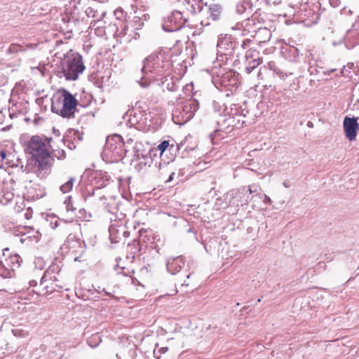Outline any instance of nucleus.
Returning <instances> with one entry per match:
<instances>
[{
	"instance_id": "1",
	"label": "nucleus",
	"mask_w": 359,
	"mask_h": 359,
	"mask_svg": "<svg viewBox=\"0 0 359 359\" xmlns=\"http://www.w3.org/2000/svg\"><path fill=\"white\" fill-rule=\"evenodd\" d=\"M52 137H48L43 135H33L25 144V151L30 154L23 171L33 172L37 175L41 171L48 170L54 159L50 157L49 149H52L50 144Z\"/></svg>"
},
{
	"instance_id": "2",
	"label": "nucleus",
	"mask_w": 359,
	"mask_h": 359,
	"mask_svg": "<svg viewBox=\"0 0 359 359\" xmlns=\"http://www.w3.org/2000/svg\"><path fill=\"white\" fill-rule=\"evenodd\" d=\"M172 69L169 53L162 49L152 53L143 60L142 73L155 81L169 76Z\"/></svg>"
},
{
	"instance_id": "3",
	"label": "nucleus",
	"mask_w": 359,
	"mask_h": 359,
	"mask_svg": "<svg viewBox=\"0 0 359 359\" xmlns=\"http://www.w3.org/2000/svg\"><path fill=\"white\" fill-rule=\"evenodd\" d=\"M84 69L85 66L83 63L82 56L76 53L64 57L55 68V72L60 78L64 76L66 80L75 81Z\"/></svg>"
},
{
	"instance_id": "4",
	"label": "nucleus",
	"mask_w": 359,
	"mask_h": 359,
	"mask_svg": "<svg viewBox=\"0 0 359 359\" xmlns=\"http://www.w3.org/2000/svg\"><path fill=\"white\" fill-rule=\"evenodd\" d=\"M78 100L67 90L63 89L61 95L52 99L51 111L63 118L74 117Z\"/></svg>"
},
{
	"instance_id": "5",
	"label": "nucleus",
	"mask_w": 359,
	"mask_h": 359,
	"mask_svg": "<svg viewBox=\"0 0 359 359\" xmlns=\"http://www.w3.org/2000/svg\"><path fill=\"white\" fill-rule=\"evenodd\" d=\"M214 63L211 69L212 83L217 88L226 87H238V76L236 72L223 67L224 64L219 61Z\"/></svg>"
},
{
	"instance_id": "6",
	"label": "nucleus",
	"mask_w": 359,
	"mask_h": 359,
	"mask_svg": "<svg viewBox=\"0 0 359 359\" xmlns=\"http://www.w3.org/2000/svg\"><path fill=\"white\" fill-rule=\"evenodd\" d=\"M126 149L123 138L118 134L108 136L102 153L103 159L115 162L125 156Z\"/></svg>"
},
{
	"instance_id": "7",
	"label": "nucleus",
	"mask_w": 359,
	"mask_h": 359,
	"mask_svg": "<svg viewBox=\"0 0 359 359\" xmlns=\"http://www.w3.org/2000/svg\"><path fill=\"white\" fill-rule=\"evenodd\" d=\"M186 259L184 256L180 255L176 257H170L168 259L166 264L167 270L172 275L179 273L178 282L181 284L182 287L188 286L189 283H187L183 278L185 277L189 278L193 273L188 271L187 269H183L185 266Z\"/></svg>"
},
{
	"instance_id": "8",
	"label": "nucleus",
	"mask_w": 359,
	"mask_h": 359,
	"mask_svg": "<svg viewBox=\"0 0 359 359\" xmlns=\"http://www.w3.org/2000/svg\"><path fill=\"white\" fill-rule=\"evenodd\" d=\"M239 41L234 39L231 35L220 34L217 41L218 51L223 52L219 57V61L223 63L224 59L228 60V56L231 57L236 54L238 50Z\"/></svg>"
},
{
	"instance_id": "9",
	"label": "nucleus",
	"mask_w": 359,
	"mask_h": 359,
	"mask_svg": "<svg viewBox=\"0 0 359 359\" xmlns=\"http://www.w3.org/2000/svg\"><path fill=\"white\" fill-rule=\"evenodd\" d=\"M217 123L218 125V128L213 133H210L209 135V137L213 144H215L214 140L217 137H218L219 139L224 138V136L221 135L222 132L225 133H229V131L228 129L231 127L232 128H241L245 123V121L241 115H238L224 118L222 123L217 121Z\"/></svg>"
},
{
	"instance_id": "10",
	"label": "nucleus",
	"mask_w": 359,
	"mask_h": 359,
	"mask_svg": "<svg viewBox=\"0 0 359 359\" xmlns=\"http://www.w3.org/2000/svg\"><path fill=\"white\" fill-rule=\"evenodd\" d=\"M187 22L188 19L184 18L182 13L175 10L163 18L162 28L167 32H177L180 30Z\"/></svg>"
},
{
	"instance_id": "11",
	"label": "nucleus",
	"mask_w": 359,
	"mask_h": 359,
	"mask_svg": "<svg viewBox=\"0 0 359 359\" xmlns=\"http://www.w3.org/2000/svg\"><path fill=\"white\" fill-rule=\"evenodd\" d=\"M231 196L232 197L229 201V203L236 207L248 205L252 198V196H250V193L248 192L245 186L231 191Z\"/></svg>"
},
{
	"instance_id": "12",
	"label": "nucleus",
	"mask_w": 359,
	"mask_h": 359,
	"mask_svg": "<svg viewBox=\"0 0 359 359\" xmlns=\"http://www.w3.org/2000/svg\"><path fill=\"white\" fill-rule=\"evenodd\" d=\"M358 118L355 116L348 117L345 116L343 121V127L346 137L349 141H353L355 140L357 134L359 131V123H358Z\"/></svg>"
},
{
	"instance_id": "13",
	"label": "nucleus",
	"mask_w": 359,
	"mask_h": 359,
	"mask_svg": "<svg viewBox=\"0 0 359 359\" xmlns=\"http://www.w3.org/2000/svg\"><path fill=\"white\" fill-rule=\"evenodd\" d=\"M236 12L238 15H243L245 18H249L252 17L257 13V11L255 9L251 0H243L236 4Z\"/></svg>"
},
{
	"instance_id": "14",
	"label": "nucleus",
	"mask_w": 359,
	"mask_h": 359,
	"mask_svg": "<svg viewBox=\"0 0 359 359\" xmlns=\"http://www.w3.org/2000/svg\"><path fill=\"white\" fill-rule=\"evenodd\" d=\"M150 151L151 149L149 151H145L135 147L134 160L138 161L137 166L142 168V167L150 165L152 161Z\"/></svg>"
},
{
	"instance_id": "15",
	"label": "nucleus",
	"mask_w": 359,
	"mask_h": 359,
	"mask_svg": "<svg viewBox=\"0 0 359 359\" xmlns=\"http://www.w3.org/2000/svg\"><path fill=\"white\" fill-rule=\"evenodd\" d=\"M109 178L107 172H95L92 176L91 185L99 191L107 186Z\"/></svg>"
},
{
	"instance_id": "16",
	"label": "nucleus",
	"mask_w": 359,
	"mask_h": 359,
	"mask_svg": "<svg viewBox=\"0 0 359 359\" xmlns=\"http://www.w3.org/2000/svg\"><path fill=\"white\" fill-rule=\"evenodd\" d=\"M126 226L124 225L116 226L112 224L109 228V238L111 243H118L123 241Z\"/></svg>"
},
{
	"instance_id": "17",
	"label": "nucleus",
	"mask_w": 359,
	"mask_h": 359,
	"mask_svg": "<svg viewBox=\"0 0 359 359\" xmlns=\"http://www.w3.org/2000/svg\"><path fill=\"white\" fill-rule=\"evenodd\" d=\"M243 27L244 28V32H245L244 34H248L250 36L253 37L255 33L257 32V30H259L262 27H259V23L256 21V18L250 17L249 18H245V20L242 22Z\"/></svg>"
},
{
	"instance_id": "18",
	"label": "nucleus",
	"mask_w": 359,
	"mask_h": 359,
	"mask_svg": "<svg viewBox=\"0 0 359 359\" xmlns=\"http://www.w3.org/2000/svg\"><path fill=\"white\" fill-rule=\"evenodd\" d=\"M205 6L208 8L209 18L213 21L220 20L222 18L224 8L219 4H205Z\"/></svg>"
},
{
	"instance_id": "19",
	"label": "nucleus",
	"mask_w": 359,
	"mask_h": 359,
	"mask_svg": "<svg viewBox=\"0 0 359 359\" xmlns=\"http://www.w3.org/2000/svg\"><path fill=\"white\" fill-rule=\"evenodd\" d=\"M183 4L193 15L201 13L204 6L203 0H183Z\"/></svg>"
},
{
	"instance_id": "20",
	"label": "nucleus",
	"mask_w": 359,
	"mask_h": 359,
	"mask_svg": "<svg viewBox=\"0 0 359 359\" xmlns=\"http://www.w3.org/2000/svg\"><path fill=\"white\" fill-rule=\"evenodd\" d=\"M299 50L294 46H286L282 48V55L290 62H297L299 57Z\"/></svg>"
},
{
	"instance_id": "21",
	"label": "nucleus",
	"mask_w": 359,
	"mask_h": 359,
	"mask_svg": "<svg viewBox=\"0 0 359 359\" xmlns=\"http://www.w3.org/2000/svg\"><path fill=\"white\" fill-rule=\"evenodd\" d=\"M272 36L271 32L266 27H261L255 33L253 38L258 43L268 42Z\"/></svg>"
},
{
	"instance_id": "22",
	"label": "nucleus",
	"mask_w": 359,
	"mask_h": 359,
	"mask_svg": "<svg viewBox=\"0 0 359 359\" xmlns=\"http://www.w3.org/2000/svg\"><path fill=\"white\" fill-rule=\"evenodd\" d=\"M181 111H182L186 115V117H183L184 119L182 121L184 122H187L190 118H191L194 115L191 110V107L189 105L187 102H186L184 105L178 106L177 107L175 108V109L173 111V117H175V116H178L177 114L181 113Z\"/></svg>"
},
{
	"instance_id": "23",
	"label": "nucleus",
	"mask_w": 359,
	"mask_h": 359,
	"mask_svg": "<svg viewBox=\"0 0 359 359\" xmlns=\"http://www.w3.org/2000/svg\"><path fill=\"white\" fill-rule=\"evenodd\" d=\"M5 262L6 264L14 271L20 266L22 259L19 255L15 254L10 255L9 257L5 260Z\"/></svg>"
},
{
	"instance_id": "24",
	"label": "nucleus",
	"mask_w": 359,
	"mask_h": 359,
	"mask_svg": "<svg viewBox=\"0 0 359 359\" xmlns=\"http://www.w3.org/2000/svg\"><path fill=\"white\" fill-rule=\"evenodd\" d=\"M247 61L248 63L245 68V72L246 74H250L258 68V67L262 62V58L261 57H258L257 58H253V60Z\"/></svg>"
},
{
	"instance_id": "25",
	"label": "nucleus",
	"mask_w": 359,
	"mask_h": 359,
	"mask_svg": "<svg viewBox=\"0 0 359 359\" xmlns=\"http://www.w3.org/2000/svg\"><path fill=\"white\" fill-rule=\"evenodd\" d=\"M141 247L140 241L135 239L132 244L128 245V253L134 259L136 255H140Z\"/></svg>"
},
{
	"instance_id": "26",
	"label": "nucleus",
	"mask_w": 359,
	"mask_h": 359,
	"mask_svg": "<svg viewBox=\"0 0 359 359\" xmlns=\"http://www.w3.org/2000/svg\"><path fill=\"white\" fill-rule=\"evenodd\" d=\"M168 76H166L165 78H163L161 81V86L163 88H166L169 91L175 92L178 90L177 85L172 81V78L170 80L168 79Z\"/></svg>"
},
{
	"instance_id": "27",
	"label": "nucleus",
	"mask_w": 359,
	"mask_h": 359,
	"mask_svg": "<svg viewBox=\"0 0 359 359\" xmlns=\"http://www.w3.org/2000/svg\"><path fill=\"white\" fill-rule=\"evenodd\" d=\"M41 233L39 231L34 232L32 235L26 236L24 235V237L20 238V241L21 243L29 244L31 243H38L41 238Z\"/></svg>"
},
{
	"instance_id": "28",
	"label": "nucleus",
	"mask_w": 359,
	"mask_h": 359,
	"mask_svg": "<svg viewBox=\"0 0 359 359\" xmlns=\"http://www.w3.org/2000/svg\"><path fill=\"white\" fill-rule=\"evenodd\" d=\"M14 274V271L8 266H6V263L4 264L2 261H0V276L8 278H11Z\"/></svg>"
},
{
	"instance_id": "29",
	"label": "nucleus",
	"mask_w": 359,
	"mask_h": 359,
	"mask_svg": "<svg viewBox=\"0 0 359 359\" xmlns=\"http://www.w3.org/2000/svg\"><path fill=\"white\" fill-rule=\"evenodd\" d=\"M74 182L75 177H69V180L67 182L64 183L60 187V190L64 194L69 192L70 191H72Z\"/></svg>"
},
{
	"instance_id": "30",
	"label": "nucleus",
	"mask_w": 359,
	"mask_h": 359,
	"mask_svg": "<svg viewBox=\"0 0 359 359\" xmlns=\"http://www.w3.org/2000/svg\"><path fill=\"white\" fill-rule=\"evenodd\" d=\"M4 164L8 165V167L18 166V165L17 164H11L6 151L4 150H1L0 151V168L3 167Z\"/></svg>"
},
{
	"instance_id": "31",
	"label": "nucleus",
	"mask_w": 359,
	"mask_h": 359,
	"mask_svg": "<svg viewBox=\"0 0 359 359\" xmlns=\"http://www.w3.org/2000/svg\"><path fill=\"white\" fill-rule=\"evenodd\" d=\"M98 190L95 189V187H93L91 184L89 187H86V188L82 192V197L86 201L89 197L93 196L95 194V191Z\"/></svg>"
},
{
	"instance_id": "32",
	"label": "nucleus",
	"mask_w": 359,
	"mask_h": 359,
	"mask_svg": "<svg viewBox=\"0 0 359 359\" xmlns=\"http://www.w3.org/2000/svg\"><path fill=\"white\" fill-rule=\"evenodd\" d=\"M105 13L103 12L100 16L98 17V12L92 7H88L85 11V15L88 18H97V20L104 16Z\"/></svg>"
},
{
	"instance_id": "33",
	"label": "nucleus",
	"mask_w": 359,
	"mask_h": 359,
	"mask_svg": "<svg viewBox=\"0 0 359 359\" xmlns=\"http://www.w3.org/2000/svg\"><path fill=\"white\" fill-rule=\"evenodd\" d=\"M72 196H68L64 201V204L65 205V208L67 212H71L74 214H76L77 208L74 206L72 201Z\"/></svg>"
},
{
	"instance_id": "34",
	"label": "nucleus",
	"mask_w": 359,
	"mask_h": 359,
	"mask_svg": "<svg viewBox=\"0 0 359 359\" xmlns=\"http://www.w3.org/2000/svg\"><path fill=\"white\" fill-rule=\"evenodd\" d=\"M158 344H157L154 350V356L156 359H160L162 354L165 353L168 351V347L163 346L158 348Z\"/></svg>"
},
{
	"instance_id": "35",
	"label": "nucleus",
	"mask_w": 359,
	"mask_h": 359,
	"mask_svg": "<svg viewBox=\"0 0 359 359\" xmlns=\"http://www.w3.org/2000/svg\"><path fill=\"white\" fill-rule=\"evenodd\" d=\"M130 23L135 29H140L144 26V22L139 16H135Z\"/></svg>"
},
{
	"instance_id": "36",
	"label": "nucleus",
	"mask_w": 359,
	"mask_h": 359,
	"mask_svg": "<svg viewBox=\"0 0 359 359\" xmlns=\"http://www.w3.org/2000/svg\"><path fill=\"white\" fill-rule=\"evenodd\" d=\"M259 56V53L257 51V50L253 48H248L245 53V57L247 60H253V58H257Z\"/></svg>"
},
{
	"instance_id": "37",
	"label": "nucleus",
	"mask_w": 359,
	"mask_h": 359,
	"mask_svg": "<svg viewBox=\"0 0 359 359\" xmlns=\"http://www.w3.org/2000/svg\"><path fill=\"white\" fill-rule=\"evenodd\" d=\"M247 190L250 193V196L258 195L261 190L260 187L257 184H252L247 187Z\"/></svg>"
},
{
	"instance_id": "38",
	"label": "nucleus",
	"mask_w": 359,
	"mask_h": 359,
	"mask_svg": "<svg viewBox=\"0 0 359 359\" xmlns=\"http://www.w3.org/2000/svg\"><path fill=\"white\" fill-rule=\"evenodd\" d=\"M9 116L11 118L17 116V112L19 114L22 113L21 110L18 108V104H13L11 107H9Z\"/></svg>"
},
{
	"instance_id": "39",
	"label": "nucleus",
	"mask_w": 359,
	"mask_h": 359,
	"mask_svg": "<svg viewBox=\"0 0 359 359\" xmlns=\"http://www.w3.org/2000/svg\"><path fill=\"white\" fill-rule=\"evenodd\" d=\"M170 146L168 140L162 141L158 146V149L161 151V158L163 157V154L166 151Z\"/></svg>"
},
{
	"instance_id": "40",
	"label": "nucleus",
	"mask_w": 359,
	"mask_h": 359,
	"mask_svg": "<svg viewBox=\"0 0 359 359\" xmlns=\"http://www.w3.org/2000/svg\"><path fill=\"white\" fill-rule=\"evenodd\" d=\"M252 43V40L247 39L242 41V42L238 45V50H246L250 47V43ZM236 53L237 56L241 53L239 50H237Z\"/></svg>"
},
{
	"instance_id": "41",
	"label": "nucleus",
	"mask_w": 359,
	"mask_h": 359,
	"mask_svg": "<svg viewBox=\"0 0 359 359\" xmlns=\"http://www.w3.org/2000/svg\"><path fill=\"white\" fill-rule=\"evenodd\" d=\"M187 104L189 105H190L191 107V110L194 113V114H195V112L199 108V102L196 100V99H194V98H191L188 102H187Z\"/></svg>"
},
{
	"instance_id": "42",
	"label": "nucleus",
	"mask_w": 359,
	"mask_h": 359,
	"mask_svg": "<svg viewBox=\"0 0 359 359\" xmlns=\"http://www.w3.org/2000/svg\"><path fill=\"white\" fill-rule=\"evenodd\" d=\"M53 156L58 160H64L66 158V153L62 149H56L53 151Z\"/></svg>"
},
{
	"instance_id": "43",
	"label": "nucleus",
	"mask_w": 359,
	"mask_h": 359,
	"mask_svg": "<svg viewBox=\"0 0 359 359\" xmlns=\"http://www.w3.org/2000/svg\"><path fill=\"white\" fill-rule=\"evenodd\" d=\"M64 144L66 145L69 149L72 150L76 149V145L71 140H69L67 137H64L62 139Z\"/></svg>"
},
{
	"instance_id": "44",
	"label": "nucleus",
	"mask_w": 359,
	"mask_h": 359,
	"mask_svg": "<svg viewBox=\"0 0 359 359\" xmlns=\"http://www.w3.org/2000/svg\"><path fill=\"white\" fill-rule=\"evenodd\" d=\"M212 106L214 111L220 112V111L222 109V105L219 102H218L215 100H213L212 102Z\"/></svg>"
},
{
	"instance_id": "45",
	"label": "nucleus",
	"mask_w": 359,
	"mask_h": 359,
	"mask_svg": "<svg viewBox=\"0 0 359 359\" xmlns=\"http://www.w3.org/2000/svg\"><path fill=\"white\" fill-rule=\"evenodd\" d=\"M57 268H58L57 266L54 265V266H50L47 271H46L43 276L41 278L40 285H41L43 283L45 278L46 277L47 274L50 273V271H54L55 269H57Z\"/></svg>"
},
{
	"instance_id": "46",
	"label": "nucleus",
	"mask_w": 359,
	"mask_h": 359,
	"mask_svg": "<svg viewBox=\"0 0 359 359\" xmlns=\"http://www.w3.org/2000/svg\"><path fill=\"white\" fill-rule=\"evenodd\" d=\"M76 13V8H75L72 12H71V18L75 22H79L80 20V18L77 15Z\"/></svg>"
},
{
	"instance_id": "47",
	"label": "nucleus",
	"mask_w": 359,
	"mask_h": 359,
	"mask_svg": "<svg viewBox=\"0 0 359 359\" xmlns=\"http://www.w3.org/2000/svg\"><path fill=\"white\" fill-rule=\"evenodd\" d=\"M19 47L15 45H11L8 49V52L11 53H16L18 50Z\"/></svg>"
},
{
	"instance_id": "48",
	"label": "nucleus",
	"mask_w": 359,
	"mask_h": 359,
	"mask_svg": "<svg viewBox=\"0 0 359 359\" xmlns=\"http://www.w3.org/2000/svg\"><path fill=\"white\" fill-rule=\"evenodd\" d=\"M175 175V172H171V173L170 174L168 178L165 181V183L170 182L173 180Z\"/></svg>"
},
{
	"instance_id": "49",
	"label": "nucleus",
	"mask_w": 359,
	"mask_h": 359,
	"mask_svg": "<svg viewBox=\"0 0 359 359\" xmlns=\"http://www.w3.org/2000/svg\"><path fill=\"white\" fill-rule=\"evenodd\" d=\"M130 235V232L125 229V233H123V241H125L126 238H128Z\"/></svg>"
},
{
	"instance_id": "50",
	"label": "nucleus",
	"mask_w": 359,
	"mask_h": 359,
	"mask_svg": "<svg viewBox=\"0 0 359 359\" xmlns=\"http://www.w3.org/2000/svg\"><path fill=\"white\" fill-rule=\"evenodd\" d=\"M29 285H30L31 287H35V286H36L37 283H36V280H30V281H29Z\"/></svg>"
},
{
	"instance_id": "51",
	"label": "nucleus",
	"mask_w": 359,
	"mask_h": 359,
	"mask_svg": "<svg viewBox=\"0 0 359 359\" xmlns=\"http://www.w3.org/2000/svg\"><path fill=\"white\" fill-rule=\"evenodd\" d=\"M140 86H141L142 87H143V88L147 87V86H148V85H149V83H147V82H144V81H140Z\"/></svg>"
},
{
	"instance_id": "52",
	"label": "nucleus",
	"mask_w": 359,
	"mask_h": 359,
	"mask_svg": "<svg viewBox=\"0 0 359 359\" xmlns=\"http://www.w3.org/2000/svg\"><path fill=\"white\" fill-rule=\"evenodd\" d=\"M53 133L55 134V136L60 135V132L58 130H56L55 128H53Z\"/></svg>"
},
{
	"instance_id": "53",
	"label": "nucleus",
	"mask_w": 359,
	"mask_h": 359,
	"mask_svg": "<svg viewBox=\"0 0 359 359\" xmlns=\"http://www.w3.org/2000/svg\"><path fill=\"white\" fill-rule=\"evenodd\" d=\"M264 202L266 203H270L271 202V198L269 196H265Z\"/></svg>"
},
{
	"instance_id": "54",
	"label": "nucleus",
	"mask_w": 359,
	"mask_h": 359,
	"mask_svg": "<svg viewBox=\"0 0 359 359\" xmlns=\"http://www.w3.org/2000/svg\"><path fill=\"white\" fill-rule=\"evenodd\" d=\"M307 126L309 127V128H313V123L311 121H308Z\"/></svg>"
},
{
	"instance_id": "55",
	"label": "nucleus",
	"mask_w": 359,
	"mask_h": 359,
	"mask_svg": "<svg viewBox=\"0 0 359 359\" xmlns=\"http://www.w3.org/2000/svg\"><path fill=\"white\" fill-rule=\"evenodd\" d=\"M102 291H103V292H105L106 295L109 296V297L111 296V293L106 292L104 289H103Z\"/></svg>"
},
{
	"instance_id": "56",
	"label": "nucleus",
	"mask_w": 359,
	"mask_h": 359,
	"mask_svg": "<svg viewBox=\"0 0 359 359\" xmlns=\"http://www.w3.org/2000/svg\"><path fill=\"white\" fill-rule=\"evenodd\" d=\"M103 199H105V196L104 195L99 197V200L102 201Z\"/></svg>"
},
{
	"instance_id": "57",
	"label": "nucleus",
	"mask_w": 359,
	"mask_h": 359,
	"mask_svg": "<svg viewBox=\"0 0 359 359\" xmlns=\"http://www.w3.org/2000/svg\"><path fill=\"white\" fill-rule=\"evenodd\" d=\"M25 121H27V122H29L30 121V119L29 118H25Z\"/></svg>"
},
{
	"instance_id": "58",
	"label": "nucleus",
	"mask_w": 359,
	"mask_h": 359,
	"mask_svg": "<svg viewBox=\"0 0 359 359\" xmlns=\"http://www.w3.org/2000/svg\"><path fill=\"white\" fill-rule=\"evenodd\" d=\"M74 135H78V136H79V134H77V133H76V132H75V131L74 132Z\"/></svg>"
},
{
	"instance_id": "59",
	"label": "nucleus",
	"mask_w": 359,
	"mask_h": 359,
	"mask_svg": "<svg viewBox=\"0 0 359 359\" xmlns=\"http://www.w3.org/2000/svg\"><path fill=\"white\" fill-rule=\"evenodd\" d=\"M260 70H261V69H259L258 70V72H257L258 76H259V74H260Z\"/></svg>"
},
{
	"instance_id": "60",
	"label": "nucleus",
	"mask_w": 359,
	"mask_h": 359,
	"mask_svg": "<svg viewBox=\"0 0 359 359\" xmlns=\"http://www.w3.org/2000/svg\"><path fill=\"white\" fill-rule=\"evenodd\" d=\"M121 270L122 271L121 273L125 274V273L123 272L124 268H122Z\"/></svg>"
},
{
	"instance_id": "61",
	"label": "nucleus",
	"mask_w": 359,
	"mask_h": 359,
	"mask_svg": "<svg viewBox=\"0 0 359 359\" xmlns=\"http://www.w3.org/2000/svg\"><path fill=\"white\" fill-rule=\"evenodd\" d=\"M260 302H261V299H258L257 300V303H259Z\"/></svg>"
},
{
	"instance_id": "62",
	"label": "nucleus",
	"mask_w": 359,
	"mask_h": 359,
	"mask_svg": "<svg viewBox=\"0 0 359 359\" xmlns=\"http://www.w3.org/2000/svg\"><path fill=\"white\" fill-rule=\"evenodd\" d=\"M330 4H331L332 6H335L334 5V4H333V2H332V1H330Z\"/></svg>"
},
{
	"instance_id": "63",
	"label": "nucleus",
	"mask_w": 359,
	"mask_h": 359,
	"mask_svg": "<svg viewBox=\"0 0 359 359\" xmlns=\"http://www.w3.org/2000/svg\"><path fill=\"white\" fill-rule=\"evenodd\" d=\"M192 229H189L187 231L188 232H191Z\"/></svg>"
},
{
	"instance_id": "64",
	"label": "nucleus",
	"mask_w": 359,
	"mask_h": 359,
	"mask_svg": "<svg viewBox=\"0 0 359 359\" xmlns=\"http://www.w3.org/2000/svg\"><path fill=\"white\" fill-rule=\"evenodd\" d=\"M247 309H248V307L244 306L243 309V310H246Z\"/></svg>"
}]
</instances>
